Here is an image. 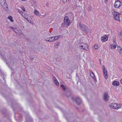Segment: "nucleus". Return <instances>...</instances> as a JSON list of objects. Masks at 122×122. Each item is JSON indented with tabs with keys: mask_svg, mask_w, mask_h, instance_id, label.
<instances>
[{
	"mask_svg": "<svg viewBox=\"0 0 122 122\" xmlns=\"http://www.w3.org/2000/svg\"><path fill=\"white\" fill-rule=\"evenodd\" d=\"M22 16L29 22L32 23V19L29 15L27 14L26 12H24L22 13Z\"/></svg>",
	"mask_w": 122,
	"mask_h": 122,
	"instance_id": "1",
	"label": "nucleus"
},
{
	"mask_svg": "<svg viewBox=\"0 0 122 122\" xmlns=\"http://www.w3.org/2000/svg\"><path fill=\"white\" fill-rule=\"evenodd\" d=\"M77 27L85 33H87L89 29L87 27L84 25H81V24L79 23Z\"/></svg>",
	"mask_w": 122,
	"mask_h": 122,
	"instance_id": "2",
	"label": "nucleus"
},
{
	"mask_svg": "<svg viewBox=\"0 0 122 122\" xmlns=\"http://www.w3.org/2000/svg\"><path fill=\"white\" fill-rule=\"evenodd\" d=\"M112 14L114 19L117 21H120L119 14L115 10H113Z\"/></svg>",
	"mask_w": 122,
	"mask_h": 122,
	"instance_id": "3",
	"label": "nucleus"
},
{
	"mask_svg": "<svg viewBox=\"0 0 122 122\" xmlns=\"http://www.w3.org/2000/svg\"><path fill=\"white\" fill-rule=\"evenodd\" d=\"M79 47L80 49H82L86 51H88V46L85 43L81 44Z\"/></svg>",
	"mask_w": 122,
	"mask_h": 122,
	"instance_id": "4",
	"label": "nucleus"
},
{
	"mask_svg": "<svg viewBox=\"0 0 122 122\" xmlns=\"http://www.w3.org/2000/svg\"><path fill=\"white\" fill-rule=\"evenodd\" d=\"M64 23L65 24V25L69 26L71 24V22L69 19L67 17H65L64 18Z\"/></svg>",
	"mask_w": 122,
	"mask_h": 122,
	"instance_id": "5",
	"label": "nucleus"
},
{
	"mask_svg": "<svg viewBox=\"0 0 122 122\" xmlns=\"http://www.w3.org/2000/svg\"><path fill=\"white\" fill-rule=\"evenodd\" d=\"M122 5V3L118 0L116 1L114 3V6L116 8L120 7Z\"/></svg>",
	"mask_w": 122,
	"mask_h": 122,
	"instance_id": "6",
	"label": "nucleus"
},
{
	"mask_svg": "<svg viewBox=\"0 0 122 122\" xmlns=\"http://www.w3.org/2000/svg\"><path fill=\"white\" fill-rule=\"evenodd\" d=\"M102 70L105 79L107 78V70L103 66L102 67Z\"/></svg>",
	"mask_w": 122,
	"mask_h": 122,
	"instance_id": "7",
	"label": "nucleus"
},
{
	"mask_svg": "<svg viewBox=\"0 0 122 122\" xmlns=\"http://www.w3.org/2000/svg\"><path fill=\"white\" fill-rule=\"evenodd\" d=\"M45 41L50 42H52L55 41L53 36H51L49 37L45 38Z\"/></svg>",
	"mask_w": 122,
	"mask_h": 122,
	"instance_id": "8",
	"label": "nucleus"
},
{
	"mask_svg": "<svg viewBox=\"0 0 122 122\" xmlns=\"http://www.w3.org/2000/svg\"><path fill=\"white\" fill-rule=\"evenodd\" d=\"M107 35H105L101 37V40L103 42H105L107 41Z\"/></svg>",
	"mask_w": 122,
	"mask_h": 122,
	"instance_id": "9",
	"label": "nucleus"
},
{
	"mask_svg": "<svg viewBox=\"0 0 122 122\" xmlns=\"http://www.w3.org/2000/svg\"><path fill=\"white\" fill-rule=\"evenodd\" d=\"M90 76L92 78L94 79V80L95 82L97 81V79L95 77V75L94 73L92 71H91L90 72Z\"/></svg>",
	"mask_w": 122,
	"mask_h": 122,
	"instance_id": "10",
	"label": "nucleus"
},
{
	"mask_svg": "<svg viewBox=\"0 0 122 122\" xmlns=\"http://www.w3.org/2000/svg\"><path fill=\"white\" fill-rule=\"evenodd\" d=\"M76 102L78 104H81V99L79 98H77L76 99Z\"/></svg>",
	"mask_w": 122,
	"mask_h": 122,
	"instance_id": "11",
	"label": "nucleus"
},
{
	"mask_svg": "<svg viewBox=\"0 0 122 122\" xmlns=\"http://www.w3.org/2000/svg\"><path fill=\"white\" fill-rule=\"evenodd\" d=\"M53 79L54 82L56 85L57 86H59V82L55 77H53Z\"/></svg>",
	"mask_w": 122,
	"mask_h": 122,
	"instance_id": "12",
	"label": "nucleus"
},
{
	"mask_svg": "<svg viewBox=\"0 0 122 122\" xmlns=\"http://www.w3.org/2000/svg\"><path fill=\"white\" fill-rule=\"evenodd\" d=\"M6 10L7 8V6L5 2V3H3L2 5H1Z\"/></svg>",
	"mask_w": 122,
	"mask_h": 122,
	"instance_id": "13",
	"label": "nucleus"
},
{
	"mask_svg": "<svg viewBox=\"0 0 122 122\" xmlns=\"http://www.w3.org/2000/svg\"><path fill=\"white\" fill-rule=\"evenodd\" d=\"M117 49L119 53L122 56V48L120 46H118L117 47Z\"/></svg>",
	"mask_w": 122,
	"mask_h": 122,
	"instance_id": "14",
	"label": "nucleus"
},
{
	"mask_svg": "<svg viewBox=\"0 0 122 122\" xmlns=\"http://www.w3.org/2000/svg\"><path fill=\"white\" fill-rule=\"evenodd\" d=\"M109 106L112 108L114 109L116 108V107H117L116 103L112 104Z\"/></svg>",
	"mask_w": 122,
	"mask_h": 122,
	"instance_id": "15",
	"label": "nucleus"
},
{
	"mask_svg": "<svg viewBox=\"0 0 122 122\" xmlns=\"http://www.w3.org/2000/svg\"><path fill=\"white\" fill-rule=\"evenodd\" d=\"M34 13L36 15L38 16H40V14L36 9H34Z\"/></svg>",
	"mask_w": 122,
	"mask_h": 122,
	"instance_id": "16",
	"label": "nucleus"
},
{
	"mask_svg": "<svg viewBox=\"0 0 122 122\" xmlns=\"http://www.w3.org/2000/svg\"><path fill=\"white\" fill-rule=\"evenodd\" d=\"M119 83L117 81H114L112 83V84L114 86H118L119 85Z\"/></svg>",
	"mask_w": 122,
	"mask_h": 122,
	"instance_id": "17",
	"label": "nucleus"
},
{
	"mask_svg": "<svg viewBox=\"0 0 122 122\" xmlns=\"http://www.w3.org/2000/svg\"><path fill=\"white\" fill-rule=\"evenodd\" d=\"M110 47L111 49H114L116 48V46L114 44H112L111 45Z\"/></svg>",
	"mask_w": 122,
	"mask_h": 122,
	"instance_id": "18",
	"label": "nucleus"
},
{
	"mask_svg": "<svg viewBox=\"0 0 122 122\" xmlns=\"http://www.w3.org/2000/svg\"><path fill=\"white\" fill-rule=\"evenodd\" d=\"M103 98L104 100L106 101L107 100V93L106 92L104 94Z\"/></svg>",
	"mask_w": 122,
	"mask_h": 122,
	"instance_id": "19",
	"label": "nucleus"
},
{
	"mask_svg": "<svg viewBox=\"0 0 122 122\" xmlns=\"http://www.w3.org/2000/svg\"><path fill=\"white\" fill-rule=\"evenodd\" d=\"M16 33L19 34H21L22 32L21 30L17 28L16 31Z\"/></svg>",
	"mask_w": 122,
	"mask_h": 122,
	"instance_id": "20",
	"label": "nucleus"
},
{
	"mask_svg": "<svg viewBox=\"0 0 122 122\" xmlns=\"http://www.w3.org/2000/svg\"><path fill=\"white\" fill-rule=\"evenodd\" d=\"M8 18L10 20L11 22H13L14 21V20L12 19L13 17L12 16H9L8 17Z\"/></svg>",
	"mask_w": 122,
	"mask_h": 122,
	"instance_id": "21",
	"label": "nucleus"
},
{
	"mask_svg": "<svg viewBox=\"0 0 122 122\" xmlns=\"http://www.w3.org/2000/svg\"><path fill=\"white\" fill-rule=\"evenodd\" d=\"M117 107L116 108H120L122 107V105L121 104L116 103Z\"/></svg>",
	"mask_w": 122,
	"mask_h": 122,
	"instance_id": "22",
	"label": "nucleus"
},
{
	"mask_svg": "<svg viewBox=\"0 0 122 122\" xmlns=\"http://www.w3.org/2000/svg\"><path fill=\"white\" fill-rule=\"evenodd\" d=\"M10 29H12L15 32H16L15 31H16V30L17 29V28H14L12 26L10 27Z\"/></svg>",
	"mask_w": 122,
	"mask_h": 122,
	"instance_id": "23",
	"label": "nucleus"
},
{
	"mask_svg": "<svg viewBox=\"0 0 122 122\" xmlns=\"http://www.w3.org/2000/svg\"><path fill=\"white\" fill-rule=\"evenodd\" d=\"M10 29H12L15 32H16L15 31H16V30L17 29V28H14L12 26L10 27Z\"/></svg>",
	"mask_w": 122,
	"mask_h": 122,
	"instance_id": "24",
	"label": "nucleus"
},
{
	"mask_svg": "<svg viewBox=\"0 0 122 122\" xmlns=\"http://www.w3.org/2000/svg\"><path fill=\"white\" fill-rule=\"evenodd\" d=\"M54 41H55L56 40H57L59 37V36H54Z\"/></svg>",
	"mask_w": 122,
	"mask_h": 122,
	"instance_id": "25",
	"label": "nucleus"
},
{
	"mask_svg": "<svg viewBox=\"0 0 122 122\" xmlns=\"http://www.w3.org/2000/svg\"><path fill=\"white\" fill-rule=\"evenodd\" d=\"M94 47L95 49L97 50L98 48V45L97 44H95L94 45Z\"/></svg>",
	"mask_w": 122,
	"mask_h": 122,
	"instance_id": "26",
	"label": "nucleus"
},
{
	"mask_svg": "<svg viewBox=\"0 0 122 122\" xmlns=\"http://www.w3.org/2000/svg\"><path fill=\"white\" fill-rule=\"evenodd\" d=\"M5 0H0V4L2 5L3 3H5Z\"/></svg>",
	"mask_w": 122,
	"mask_h": 122,
	"instance_id": "27",
	"label": "nucleus"
},
{
	"mask_svg": "<svg viewBox=\"0 0 122 122\" xmlns=\"http://www.w3.org/2000/svg\"><path fill=\"white\" fill-rule=\"evenodd\" d=\"M61 87L64 90H65V89L66 88L65 87V86L62 84H61Z\"/></svg>",
	"mask_w": 122,
	"mask_h": 122,
	"instance_id": "28",
	"label": "nucleus"
},
{
	"mask_svg": "<svg viewBox=\"0 0 122 122\" xmlns=\"http://www.w3.org/2000/svg\"><path fill=\"white\" fill-rule=\"evenodd\" d=\"M119 35L120 37H122V31H121L120 33L119 34Z\"/></svg>",
	"mask_w": 122,
	"mask_h": 122,
	"instance_id": "29",
	"label": "nucleus"
},
{
	"mask_svg": "<svg viewBox=\"0 0 122 122\" xmlns=\"http://www.w3.org/2000/svg\"><path fill=\"white\" fill-rule=\"evenodd\" d=\"M18 12L22 15V13L23 12H22V11L19 9H18Z\"/></svg>",
	"mask_w": 122,
	"mask_h": 122,
	"instance_id": "30",
	"label": "nucleus"
},
{
	"mask_svg": "<svg viewBox=\"0 0 122 122\" xmlns=\"http://www.w3.org/2000/svg\"><path fill=\"white\" fill-rule=\"evenodd\" d=\"M67 0H62V3H65L66 2Z\"/></svg>",
	"mask_w": 122,
	"mask_h": 122,
	"instance_id": "31",
	"label": "nucleus"
},
{
	"mask_svg": "<svg viewBox=\"0 0 122 122\" xmlns=\"http://www.w3.org/2000/svg\"><path fill=\"white\" fill-rule=\"evenodd\" d=\"M60 44V43L59 42H57L56 43V45L57 46H58Z\"/></svg>",
	"mask_w": 122,
	"mask_h": 122,
	"instance_id": "32",
	"label": "nucleus"
},
{
	"mask_svg": "<svg viewBox=\"0 0 122 122\" xmlns=\"http://www.w3.org/2000/svg\"><path fill=\"white\" fill-rule=\"evenodd\" d=\"M21 9L22 10L24 11H25V8L24 7H22Z\"/></svg>",
	"mask_w": 122,
	"mask_h": 122,
	"instance_id": "33",
	"label": "nucleus"
},
{
	"mask_svg": "<svg viewBox=\"0 0 122 122\" xmlns=\"http://www.w3.org/2000/svg\"><path fill=\"white\" fill-rule=\"evenodd\" d=\"M120 82L122 84V79L121 80Z\"/></svg>",
	"mask_w": 122,
	"mask_h": 122,
	"instance_id": "34",
	"label": "nucleus"
},
{
	"mask_svg": "<svg viewBox=\"0 0 122 122\" xmlns=\"http://www.w3.org/2000/svg\"><path fill=\"white\" fill-rule=\"evenodd\" d=\"M110 36V35L109 34H108L107 35V38L108 37V36Z\"/></svg>",
	"mask_w": 122,
	"mask_h": 122,
	"instance_id": "35",
	"label": "nucleus"
}]
</instances>
